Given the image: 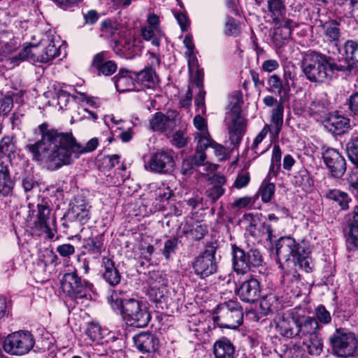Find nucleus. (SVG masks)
<instances>
[{"mask_svg": "<svg viewBox=\"0 0 358 358\" xmlns=\"http://www.w3.org/2000/svg\"><path fill=\"white\" fill-rule=\"evenodd\" d=\"M38 130L41 138L27 145V149L33 160L40 162L50 171L71 164L80 154L94 150L99 144L98 139L93 138L83 147L76 143L71 134L49 128L46 123L40 124Z\"/></svg>", "mask_w": 358, "mask_h": 358, "instance_id": "nucleus-1", "label": "nucleus"}, {"mask_svg": "<svg viewBox=\"0 0 358 358\" xmlns=\"http://www.w3.org/2000/svg\"><path fill=\"white\" fill-rule=\"evenodd\" d=\"M125 292L113 290L108 302L115 310H119L127 325L135 328H144L151 320V315L142 301L133 299H125Z\"/></svg>", "mask_w": 358, "mask_h": 358, "instance_id": "nucleus-2", "label": "nucleus"}, {"mask_svg": "<svg viewBox=\"0 0 358 358\" xmlns=\"http://www.w3.org/2000/svg\"><path fill=\"white\" fill-rule=\"evenodd\" d=\"M301 69L309 81L323 83L331 77L336 64L325 55L309 51L303 57Z\"/></svg>", "mask_w": 358, "mask_h": 358, "instance_id": "nucleus-3", "label": "nucleus"}, {"mask_svg": "<svg viewBox=\"0 0 358 358\" xmlns=\"http://www.w3.org/2000/svg\"><path fill=\"white\" fill-rule=\"evenodd\" d=\"M275 251L279 261H292L306 272L311 271L310 250L300 245L291 236L280 237L275 244Z\"/></svg>", "mask_w": 358, "mask_h": 358, "instance_id": "nucleus-4", "label": "nucleus"}, {"mask_svg": "<svg viewBox=\"0 0 358 358\" xmlns=\"http://www.w3.org/2000/svg\"><path fill=\"white\" fill-rule=\"evenodd\" d=\"M213 320L220 328L236 329L243 323V308L236 301H224L214 310Z\"/></svg>", "mask_w": 358, "mask_h": 358, "instance_id": "nucleus-5", "label": "nucleus"}, {"mask_svg": "<svg viewBox=\"0 0 358 358\" xmlns=\"http://www.w3.org/2000/svg\"><path fill=\"white\" fill-rule=\"evenodd\" d=\"M333 353L339 357H349L357 355L358 338L345 328H337L329 338Z\"/></svg>", "mask_w": 358, "mask_h": 358, "instance_id": "nucleus-6", "label": "nucleus"}, {"mask_svg": "<svg viewBox=\"0 0 358 358\" xmlns=\"http://www.w3.org/2000/svg\"><path fill=\"white\" fill-rule=\"evenodd\" d=\"M60 284L63 292L73 300L87 298L93 288L92 283L83 280L76 270L64 273Z\"/></svg>", "mask_w": 358, "mask_h": 358, "instance_id": "nucleus-7", "label": "nucleus"}, {"mask_svg": "<svg viewBox=\"0 0 358 358\" xmlns=\"http://www.w3.org/2000/svg\"><path fill=\"white\" fill-rule=\"evenodd\" d=\"M217 248V241L208 242L203 252L194 258L192 266L194 273L199 278H206L217 272L215 253Z\"/></svg>", "mask_w": 358, "mask_h": 358, "instance_id": "nucleus-8", "label": "nucleus"}, {"mask_svg": "<svg viewBox=\"0 0 358 358\" xmlns=\"http://www.w3.org/2000/svg\"><path fill=\"white\" fill-rule=\"evenodd\" d=\"M90 208L88 203L80 198L74 199L71 208L66 215V221L62 226L70 229L71 233L82 230L81 226L90 220Z\"/></svg>", "mask_w": 358, "mask_h": 358, "instance_id": "nucleus-9", "label": "nucleus"}, {"mask_svg": "<svg viewBox=\"0 0 358 358\" xmlns=\"http://www.w3.org/2000/svg\"><path fill=\"white\" fill-rule=\"evenodd\" d=\"M35 341L28 331H15L8 335L3 341V350L10 355H23L28 353L34 347Z\"/></svg>", "mask_w": 358, "mask_h": 358, "instance_id": "nucleus-10", "label": "nucleus"}, {"mask_svg": "<svg viewBox=\"0 0 358 358\" xmlns=\"http://www.w3.org/2000/svg\"><path fill=\"white\" fill-rule=\"evenodd\" d=\"M179 122V113L176 110H169L166 113L157 112L150 120V128L155 132L168 136L172 133Z\"/></svg>", "mask_w": 358, "mask_h": 358, "instance_id": "nucleus-11", "label": "nucleus"}, {"mask_svg": "<svg viewBox=\"0 0 358 358\" xmlns=\"http://www.w3.org/2000/svg\"><path fill=\"white\" fill-rule=\"evenodd\" d=\"M175 161L172 152L164 150L154 152L145 164V169L147 171L159 174L171 173L173 171Z\"/></svg>", "mask_w": 358, "mask_h": 358, "instance_id": "nucleus-12", "label": "nucleus"}, {"mask_svg": "<svg viewBox=\"0 0 358 358\" xmlns=\"http://www.w3.org/2000/svg\"><path fill=\"white\" fill-rule=\"evenodd\" d=\"M32 60L43 63H47L59 54V49L55 45L52 38L47 36V38L41 40L38 45H31Z\"/></svg>", "mask_w": 358, "mask_h": 358, "instance_id": "nucleus-13", "label": "nucleus"}, {"mask_svg": "<svg viewBox=\"0 0 358 358\" xmlns=\"http://www.w3.org/2000/svg\"><path fill=\"white\" fill-rule=\"evenodd\" d=\"M324 164L334 178H341L346 171L344 157L334 148H327L322 152Z\"/></svg>", "mask_w": 358, "mask_h": 358, "instance_id": "nucleus-14", "label": "nucleus"}, {"mask_svg": "<svg viewBox=\"0 0 358 358\" xmlns=\"http://www.w3.org/2000/svg\"><path fill=\"white\" fill-rule=\"evenodd\" d=\"M109 53L106 51H101L94 55L91 68L95 71L98 76H110L117 70L116 63L110 60Z\"/></svg>", "mask_w": 358, "mask_h": 358, "instance_id": "nucleus-15", "label": "nucleus"}, {"mask_svg": "<svg viewBox=\"0 0 358 358\" xmlns=\"http://www.w3.org/2000/svg\"><path fill=\"white\" fill-rule=\"evenodd\" d=\"M275 328L277 332L287 338H297L298 315L280 316L274 320Z\"/></svg>", "mask_w": 358, "mask_h": 358, "instance_id": "nucleus-16", "label": "nucleus"}, {"mask_svg": "<svg viewBox=\"0 0 358 358\" xmlns=\"http://www.w3.org/2000/svg\"><path fill=\"white\" fill-rule=\"evenodd\" d=\"M237 294L241 301L250 303H255L260 297L259 282L253 278L243 281L240 285Z\"/></svg>", "mask_w": 358, "mask_h": 358, "instance_id": "nucleus-17", "label": "nucleus"}, {"mask_svg": "<svg viewBox=\"0 0 358 358\" xmlns=\"http://www.w3.org/2000/svg\"><path fill=\"white\" fill-rule=\"evenodd\" d=\"M321 328L322 326L315 317L298 315L297 338L303 340L318 335Z\"/></svg>", "mask_w": 358, "mask_h": 358, "instance_id": "nucleus-18", "label": "nucleus"}, {"mask_svg": "<svg viewBox=\"0 0 358 358\" xmlns=\"http://www.w3.org/2000/svg\"><path fill=\"white\" fill-rule=\"evenodd\" d=\"M346 229L348 250H358V206H356L352 213H349Z\"/></svg>", "mask_w": 358, "mask_h": 358, "instance_id": "nucleus-19", "label": "nucleus"}, {"mask_svg": "<svg viewBox=\"0 0 358 358\" xmlns=\"http://www.w3.org/2000/svg\"><path fill=\"white\" fill-rule=\"evenodd\" d=\"M36 220L34 221L35 227L45 233L49 238H53L54 233L49 225L51 210L48 203L44 201L36 205Z\"/></svg>", "mask_w": 358, "mask_h": 358, "instance_id": "nucleus-20", "label": "nucleus"}, {"mask_svg": "<svg viewBox=\"0 0 358 358\" xmlns=\"http://www.w3.org/2000/svg\"><path fill=\"white\" fill-rule=\"evenodd\" d=\"M101 268V276L110 286L115 287L120 283L122 275L111 257L102 258Z\"/></svg>", "mask_w": 358, "mask_h": 358, "instance_id": "nucleus-21", "label": "nucleus"}, {"mask_svg": "<svg viewBox=\"0 0 358 358\" xmlns=\"http://www.w3.org/2000/svg\"><path fill=\"white\" fill-rule=\"evenodd\" d=\"M136 348L142 353L155 352L159 347V341L154 334L141 332L134 336Z\"/></svg>", "mask_w": 358, "mask_h": 358, "instance_id": "nucleus-22", "label": "nucleus"}, {"mask_svg": "<svg viewBox=\"0 0 358 358\" xmlns=\"http://www.w3.org/2000/svg\"><path fill=\"white\" fill-rule=\"evenodd\" d=\"M325 128L334 135H342L350 128V119L334 113L324 120Z\"/></svg>", "mask_w": 358, "mask_h": 358, "instance_id": "nucleus-23", "label": "nucleus"}, {"mask_svg": "<svg viewBox=\"0 0 358 358\" xmlns=\"http://www.w3.org/2000/svg\"><path fill=\"white\" fill-rule=\"evenodd\" d=\"M293 22L289 19L284 20L281 24H275L278 27L273 29L271 33L272 42L275 48H282L289 40Z\"/></svg>", "mask_w": 358, "mask_h": 358, "instance_id": "nucleus-24", "label": "nucleus"}, {"mask_svg": "<svg viewBox=\"0 0 358 358\" xmlns=\"http://www.w3.org/2000/svg\"><path fill=\"white\" fill-rule=\"evenodd\" d=\"M245 123L238 111L233 113L231 123L228 126L229 140L234 145H238L243 138Z\"/></svg>", "mask_w": 358, "mask_h": 358, "instance_id": "nucleus-25", "label": "nucleus"}, {"mask_svg": "<svg viewBox=\"0 0 358 358\" xmlns=\"http://www.w3.org/2000/svg\"><path fill=\"white\" fill-rule=\"evenodd\" d=\"M340 53L348 69L355 68L358 64V41L348 40L340 50Z\"/></svg>", "mask_w": 358, "mask_h": 358, "instance_id": "nucleus-26", "label": "nucleus"}, {"mask_svg": "<svg viewBox=\"0 0 358 358\" xmlns=\"http://www.w3.org/2000/svg\"><path fill=\"white\" fill-rule=\"evenodd\" d=\"M213 351L215 358H236L238 356L234 345L226 337L214 343Z\"/></svg>", "mask_w": 358, "mask_h": 358, "instance_id": "nucleus-27", "label": "nucleus"}, {"mask_svg": "<svg viewBox=\"0 0 358 358\" xmlns=\"http://www.w3.org/2000/svg\"><path fill=\"white\" fill-rule=\"evenodd\" d=\"M232 266L237 274H245L250 271L245 251L236 245H231Z\"/></svg>", "mask_w": 358, "mask_h": 358, "instance_id": "nucleus-28", "label": "nucleus"}, {"mask_svg": "<svg viewBox=\"0 0 358 358\" xmlns=\"http://www.w3.org/2000/svg\"><path fill=\"white\" fill-rule=\"evenodd\" d=\"M267 10L268 15L274 24H281L287 19L285 0H268Z\"/></svg>", "mask_w": 358, "mask_h": 358, "instance_id": "nucleus-29", "label": "nucleus"}, {"mask_svg": "<svg viewBox=\"0 0 358 358\" xmlns=\"http://www.w3.org/2000/svg\"><path fill=\"white\" fill-rule=\"evenodd\" d=\"M339 26L340 23L335 20H330L324 22L320 21V27L326 41L335 46H338L341 37Z\"/></svg>", "mask_w": 358, "mask_h": 358, "instance_id": "nucleus-30", "label": "nucleus"}, {"mask_svg": "<svg viewBox=\"0 0 358 358\" xmlns=\"http://www.w3.org/2000/svg\"><path fill=\"white\" fill-rule=\"evenodd\" d=\"M210 181L213 185L206 190V195L211 202L214 203L224 194V189L222 186L226 179L222 175L214 174L210 178Z\"/></svg>", "mask_w": 358, "mask_h": 358, "instance_id": "nucleus-31", "label": "nucleus"}, {"mask_svg": "<svg viewBox=\"0 0 358 358\" xmlns=\"http://www.w3.org/2000/svg\"><path fill=\"white\" fill-rule=\"evenodd\" d=\"M196 139H197V146L192 159L194 165L201 166L204 164L206 158L204 150L209 147L210 138L208 133H205L197 136Z\"/></svg>", "mask_w": 358, "mask_h": 358, "instance_id": "nucleus-32", "label": "nucleus"}, {"mask_svg": "<svg viewBox=\"0 0 358 358\" xmlns=\"http://www.w3.org/2000/svg\"><path fill=\"white\" fill-rule=\"evenodd\" d=\"M133 72L121 69L113 78L116 90L120 92L131 91L134 87V80L131 75Z\"/></svg>", "mask_w": 358, "mask_h": 358, "instance_id": "nucleus-33", "label": "nucleus"}, {"mask_svg": "<svg viewBox=\"0 0 358 358\" xmlns=\"http://www.w3.org/2000/svg\"><path fill=\"white\" fill-rule=\"evenodd\" d=\"M133 75L138 83L148 89L155 88L158 82L155 70L150 66H146L140 71L133 72Z\"/></svg>", "mask_w": 358, "mask_h": 358, "instance_id": "nucleus-34", "label": "nucleus"}, {"mask_svg": "<svg viewBox=\"0 0 358 358\" xmlns=\"http://www.w3.org/2000/svg\"><path fill=\"white\" fill-rule=\"evenodd\" d=\"M305 352L310 356H320L323 352V339L320 334L303 340Z\"/></svg>", "mask_w": 358, "mask_h": 358, "instance_id": "nucleus-35", "label": "nucleus"}, {"mask_svg": "<svg viewBox=\"0 0 358 358\" xmlns=\"http://www.w3.org/2000/svg\"><path fill=\"white\" fill-rule=\"evenodd\" d=\"M324 197L337 203L342 210H348L349 203L352 201L348 193L337 189H328L324 194Z\"/></svg>", "mask_w": 358, "mask_h": 358, "instance_id": "nucleus-36", "label": "nucleus"}, {"mask_svg": "<svg viewBox=\"0 0 358 358\" xmlns=\"http://www.w3.org/2000/svg\"><path fill=\"white\" fill-rule=\"evenodd\" d=\"M14 182L10 178L8 167L0 164V196H8L12 193Z\"/></svg>", "mask_w": 358, "mask_h": 358, "instance_id": "nucleus-37", "label": "nucleus"}, {"mask_svg": "<svg viewBox=\"0 0 358 358\" xmlns=\"http://www.w3.org/2000/svg\"><path fill=\"white\" fill-rule=\"evenodd\" d=\"M280 305V301L278 296L273 293L266 294L260 301V308L264 315L278 311Z\"/></svg>", "mask_w": 358, "mask_h": 358, "instance_id": "nucleus-38", "label": "nucleus"}, {"mask_svg": "<svg viewBox=\"0 0 358 358\" xmlns=\"http://www.w3.org/2000/svg\"><path fill=\"white\" fill-rule=\"evenodd\" d=\"M269 91L281 95L282 93L287 94L289 90V83L287 79L281 80L278 75H272L268 80Z\"/></svg>", "mask_w": 358, "mask_h": 358, "instance_id": "nucleus-39", "label": "nucleus"}, {"mask_svg": "<svg viewBox=\"0 0 358 358\" xmlns=\"http://www.w3.org/2000/svg\"><path fill=\"white\" fill-rule=\"evenodd\" d=\"M284 107L281 103L278 104L273 110L270 132L277 137L281 130L283 123Z\"/></svg>", "mask_w": 358, "mask_h": 358, "instance_id": "nucleus-40", "label": "nucleus"}, {"mask_svg": "<svg viewBox=\"0 0 358 358\" xmlns=\"http://www.w3.org/2000/svg\"><path fill=\"white\" fill-rule=\"evenodd\" d=\"M168 291L166 287H153L148 291L149 299L160 305L164 303L166 306L168 303Z\"/></svg>", "mask_w": 358, "mask_h": 358, "instance_id": "nucleus-41", "label": "nucleus"}, {"mask_svg": "<svg viewBox=\"0 0 358 358\" xmlns=\"http://www.w3.org/2000/svg\"><path fill=\"white\" fill-rule=\"evenodd\" d=\"M85 248L91 253L99 255L104 250L103 236L98 235L86 240Z\"/></svg>", "mask_w": 358, "mask_h": 358, "instance_id": "nucleus-42", "label": "nucleus"}, {"mask_svg": "<svg viewBox=\"0 0 358 358\" xmlns=\"http://www.w3.org/2000/svg\"><path fill=\"white\" fill-rule=\"evenodd\" d=\"M346 152L349 159L358 165V134H353L346 144Z\"/></svg>", "mask_w": 358, "mask_h": 358, "instance_id": "nucleus-43", "label": "nucleus"}, {"mask_svg": "<svg viewBox=\"0 0 358 358\" xmlns=\"http://www.w3.org/2000/svg\"><path fill=\"white\" fill-rule=\"evenodd\" d=\"M275 186L273 183L263 181L259 187L258 194L264 203L270 202L274 196Z\"/></svg>", "mask_w": 358, "mask_h": 358, "instance_id": "nucleus-44", "label": "nucleus"}, {"mask_svg": "<svg viewBox=\"0 0 358 358\" xmlns=\"http://www.w3.org/2000/svg\"><path fill=\"white\" fill-rule=\"evenodd\" d=\"M85 334L92 341L99 343L103 337V331L99 324L91 322L87 326Z\"/></svg>", "mask_w": 358, "mask_h": 358, "instance_id": "nucleus-45", "label": "nucleus"}, {"mask_svg": "<svg viewBox=\"0 0 358 358\" xmlns=\"http://www.w3.org/2000/svg\"><path fill=\"white\" fill-rule=\"evenodd\" d=\"M282 152L279 145L275 144L272 150L271 164L269 173L276 175L280 169Z\"/></svg>", "mask_w": 358, "mask_h": 358, "instance_id": "nucleus-46", "label": "nucleus"}, {"mask_svg": "<svg viewBox=\"0 0 358 358\" xmlns=\"http://www.w3.org/2000/svg\"><path fill=\"white\" fill-rule=\"evenodd\" d=\"M309 113L312 116H322L327 111V104L324 100L315 99L309 106Z\"/></svg>", "mask_w": 358, "mask_h": 358, "instance_id": "nucleus-47", "label": "nucleus"}, {"mask_svg": "<svg viewBox=\"0 0 358 358\" xmlns=\"http://www.w3.org/2000/svg\"><path fill=\"white\" fill-rule=\"evenodd\" d=\"M117 30V24L111 20L107 19L101 22V36L106 38H112Z\"/></svg>", "mask_w": 358, "mask_h": 358, "instance_id": "nucleus-48", "label": "nucleus"}, {"mask_svg": "<svg viewBox=\"0 0 358 358\" xmlns=\"http://www.w3.org/2000/svg\"><path fill=\"white\" fill-rule=\"evenodd\" d=\"M294 182L296 186L301 187L302 188H307L310 187L312 180L310 179L308 171L303 169L297 172L294 176Z\"/></svg>", "mask_w": 358, "mask_h": 358, "instance_id": "nucleus-49", "label": "nucleus"}, {"mask_svg": "<svg viewBox=\"0 0 358 358\" xmlns=\"http://www.w3.org/2000/svg\"><path fill=\"white\" fill-rule=\"evenodd\" d=\"M14 152L15 145L12 142V140L8 136L3 137L0 141V157L5 155L10 159L11 155H13Z\"/></svg>", "mask_w": 358, "mask_h": 358, "instance_id": "nucleus-50", "label": "nucleus"}, {"mask_svg": "<svg viewBox=\"0 0 358 358\" xmlns=\"http://www.w3.org/2000/svg\"><path fill=\"white\" fill-rule=\"evenodd\" d=\"M248 263H249L250 268L258 267L262 265L263 259L262 256L257 249L251 248L245 252Z\"/></svg>", "mask_w": 358, "mask_h": 358, "instance_id": "nucleus-51", "label": "nucleus"}, {"mask_svg": "<svg viewBox=\"0 0 358 358\" xmlns=\"http://www.w3.org/2000/svg\"><path fill=\"white\" fill-rule=\"evenodd\" d=\"M28 59H32L31 48H30V46L24 48L18 52L17 55L10 57L9 60L11 64H13V65L15 66L18 65L22 61Z\"/></svg>", "mask_w": 358, "mask_h": 358, "instance_id": "nucleus-52", "label": "nucleus"}, {"mask_svg": "<svg viewBox=\"0 0 358 358\" xmlns=\"http://www.w3.org/2000/svg\"><path fill=\"white\" fill-rule=\"evenodd\" d=\"M18 46V43L14 38H9L8 41L0 40V51L2 54L10 55L17 50Z\"/></svg>", "mask_w": 358, "mask_h": 358, "instance_id": "nucleus-53", "label": "nucleus"}, {"mask_svg": "<svg viewBox=\"0 0 358 358\" xmlns=\"http://www.w3.org/2000/svg\"><path fill=\"white\" fill-rule=\"evenodd\" d=\"M348 189L352 194H358V165L350 171L347 178Z\"/></svg>", "mask_w": 358, "mask_h": 358, "instance_id": "nucleus-54", "label": "nucleus"}, {"mask_svg": "<svg viewBox=\"0 0 358 358\" xmlns=\"http://www.w3.org/2000/svg\"><path fill=\"white\" fill-rule=\"evenodd\" d=\"M316 320L323 324H328L331 322L330 313L323 305H320L315 308Z\"/></svg>", "mask_w": 358, "mask_h": 358, "instance_id": "nucleus-55", "label": "nucleus"}, {"mask_svg": "<svg viewBox=\"0 0 358 358\" xmlns=\"http://www.w3.org/2000/svg\"><path fill=\"white\" fill-rule=\"evenodd\" d=\"M355 87V91L350 96L348 99V108L352 115L358 119V80Z\"/></svg>", "mask_w": 358, "mask_h": 358, "instance_id": "nucleus-56", "label": "nucleus"}, {"mask_svg": "<svg viewBox=\"0 0 358 358\" xmlns=\"http://www.w3.org/2000/svg\"><path fill=\"white\" fill-rule=\"evenodd\" d=\"M178 245V239L177 238H171L165 241L162 254L166 259L176 252Z\"/></svg>", "mask_w": 358, "mask_h": 358, "instance_id": "nucleus-57", "label": "nucleus"}, {"mask_svg": "<svg viewBox=\"0 0 358 358\" xmlns=\"http://www.w3.org/2000/svg\"><path fill=\"white\" fill-rule=\"evenodd\" d=\"M299 280L300 275L295 269L285 272L282 276V282L287 286L297 284Z\"/></svg>", "mask_w": 358, "mask_h": 358, "instance_id": "nucleus-58", "label": "nucleus"}, {"mask_svg": "<svg viewBox=\"0 0 358 358\" xmlns=\"http://www.w3.org/2000/svg\"><path fill=\"white\" fill-rule=\"evenodd\" d=\"M305 350L299 345H292L285 352V358H304Z\"/></svg>", "mask_w": 358, "mask_h": 358, "instance_id": "nucleus-59", "label": "nucleus"}, {"mask_svg": "<svg viewBox=\"0 0 358 358\" xmlns=\"http://www.w3.org/2000/svg\"><path fill=\"white\" fill-rule=\"evenodd\" d=\"M207 233L206 226L201 224H196L192 226L189 230V234L193 239L196 241L201 240Z\"/></svg>", "mask_w": 358, "mask_h": 358, "instance_id": "nucleus-60", "label": "nucleus"}, {"mask_svg": "<svg viewBox=\"0 0 358 358\" xmlns=\"http://www.w3.org/2000/svg\"><path fill=\"white\" fill-rule=\"evenodd\" d=\"M13 100L10 96H5L0 99V116L6 115L12 109Z\"/></svg>", "mask_w": 358, "mask_h": 358, "instance_id": "nucleus-61", "label": "nucleus"}, {"mask_svg": "<svg viewBox=\"0 0 358 358\" xmlns=\"http://www.w3.org/2000/svg\"><path fill=\"white\" fill-rule=\"evenodd\" d=\"M250 177L248 172L238 173L234 182V187L236 189H241L246 187L250 182Z\"/></svg>", "mask_w": 358, "mask_h": 358, "instance_id": "nucleus-62", "label": "nucleus"}, {"mask_svg": "<svg viewBox=\"0 0 358 358\" xmlns=\"http://www.w3.org/2000/svg\"><path fill=\"white\" fill-rule=\"evenodd\" d=\"M172 144L178 148L185 147L187 144V138L183 131L179 130L173 135L171 140Z\"/></svg>", "mask_w": 358, "mask_h": 358, "instance_id": "nucleus-63", "label": "nucleus"}, {"mask_svg": "<svg viewBox=\"0 0 358 358\" xmlns=\"http://www.w3.org/2000/svg\"><path fill=\"white\" fill-rule=\"evenodd\" d=\"M239 28L234 18H228L225 24V34L229 36H237L239 34Z\"/></svg>", "mask_w": 358, "mask_h": 358, "instance_id": "nucleus-64", "label": "nucleus"}]
</instances>
